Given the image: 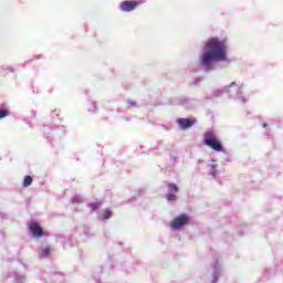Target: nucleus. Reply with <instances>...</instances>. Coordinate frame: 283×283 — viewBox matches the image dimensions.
<instances>
[{
	"mask_svg": "<svg viewBox=\"0 0 283 283\" xmlns=\"http://www.w3.org/2000/svg\"><path fill=\"white\" fill-rule=\"evenodd\" d=\"M127 104L132 105V106H136V102H134V101H128Z\"/></svg>",
	"mask_w": 283,
	"mask_h": 283,
	"instance_id": "obj_14",
	"label": "nucleus"
},
{
	"mask_svg": "<svg viewBox=\"0 0 283 283\" xmlns=\"http://www.w3.org/2000/svg\"><path fill=\"white\" fill-rule=\"evenodd\" d=\"M233 85H235V82H232V83L230 84V87H233Z\"/></svg>",
	"mask_w": 283,
	"mask_h": 283,
	"instance_id": "obj_15",
	"label": "nucleus"
},
{
	"mask_svg": "<svg viewBox=\"0 0 283 283\" xmlns=\"http://www.w3.org/2000/svg\"><path fill=\"white\" fill-rule=\"evenodd\" d=\"M102 218H103V220H109V218H112V210H109V209L103 210Z\"/></svg>",
	"mask_w": 283,
	"mask_h": 283,
	"instance_id": "obj_7",
	"label": "nucleus"
},
{
	"mask_svg": "<svg viewBox=\"0 0 283 283\" xmlns=\"http://www.w3.org/2000/svg\"><path fill=\"white\" fill-rule=\"evenodd\" d=\"M166 199L168 200V202H176L178 200V196L174 193H168L166 195Z\"/></svg>",
	"mask_w": 283,
	"mask_h": 283,
	"instance_id": "obj_10",
	"label": "nucleus"
},
{
	"mask_svg": "<svg viewBox=\"0 0 283 283\" xmlns=\"http://www.w3.org/2000/svg\"><path fill=\"white\" fill-rule=\"evenodd\" d=\"M51 252L52 250L50 248H45L41 251V255H43L44 258H48V255H50Z\"/></svg>",
	"mask_w": 283,
	"mask_h": 283,
	"instance_id": "obj_11",
	"label": "nucleus"
},
{
	"mask_svg": "<svg viewBox=\"0 0 283 283\" xmlns=\"http://www.w3.org/2000/svg\"><path fill=\"white\" fill-rule=\"evenodd\" d=\"M6 116H8V111H6V109H0V119H1V118H6Z\"/></svg>",
	"mask_w": 283,
	"mask_h": 283,
	"instance_id": "obj_13",
	"label": "nucleus"
},
{
	"mask_svg": "<svg viewBox=\"0 0 283 283\" xmlns=\"http://www.w3.org/2000/svg\"><path fill=\"white\" fill-rule=\"evenodd\" d=\"M263 127H266V124H263Z\"/></svg>",
	"mask_w": 283,
	"mask_h": 283,
	"instance_id": "obj_17",
	"label": "nucleus"
},
{
	"mask_svg": "<svg viewBox=\"0 0 283 283\" xmlns=\"http://www.w3.org/2000/svg\"><path fill=\"white\" fill-rule=\"evenodd\" d=\"M33 181L34 179H32L31 176H25L23 179V187H30V185H32Z\"/></svg>",
	"mask_w": 283,
	"mask_h": 283,
	"instance_id": "obj_8",
	"label": "nucleus"
},
{
	"mask_svg": "<svg viewBox=\"0 0 283 283\" xmlns=\"http://www.w3.org/2000/svg\"><path fill=\"white\" fill-rule=\"evenodd\" d=\"M177 123L181 127V129H189V127H193V125H196V119L178 118Z\"/></svg>",
	"mask_w": 283,
	"mask_h": 283,
	"instance_id": "obj_6",
	"label": "nucleus"
},
{
	"mask_svg": "<svg viewBox=\"0 0 283 283\" xmlns=\"http://www.w3.org/2000/svg\"><path fill=\"white\" fill-rule=\"evenodd\" d=\"M28 229L33 238H43L44 232L41 224L36 222H31L28 224Z\"/></svg>",
	"mask_w": 283,
	"mask_h": 283,
	"instance_id": "obj_5",
	"label": "nucleus"
},
{
	"mask_svg": "<svg viewBox=\"0 0 283 283\" xmlns=\"http://www.w3.org/2000/svg\"><path fill=\"white\" fill-rule=\"evenodd\" d=\"M167 187L170 192L178 193V186L176 184H168Z\"/></svg>",
	"mask_w": 283,
	"mask_h": 283,
	"instance_id": "obj_9",
	"label": "nucleus"
},
{
	"mask_svg": "<svg viewBox=\"0 0 283 283\" xmlns=\"http://www.w3.org/2000/svg\"><path fill=\"white\" fill-rule=\"evenodd\" d=\"M203 143H205V145H207L214 151H223L224 150L222 143L219 140V138L213 133H206Z\"/></svg>",
	"mask_w": 283,
	"mask_h": 283,
	"instance_id": "obj_2",
	"label": "nucleus"
},
{
	"mask_svg": "<svg viewBox=\"0 0 283 283\" xmlns=\"http://www.w3.org/2000/svg\"><path fill=\"white\" fill-rule=\"evenodd\" d=\"M138 6H140V1L138 0H125L119 4V9L122 12H133Z\"/></svg>",
	"mask_w": 283,
	"mask_h": 283,
	"instance_id": "obj_4",
	"label": "nucleus"
},
{
	"mask_svg": "<svg viewBox=\"0 0 283 283\" xmlns=\"http://www.w3.org/2000/svg\"><path fill=\"white\" fill-rule=\"evenodd\" d=\"M227 61V42L218 38H211L205 46L200 56L201 65L211 66L212 63H222Z\"/></svg>",
	"mask_w": 283,
	"mask_h": 283,
	"instance_id": "obj_1",
	"label": "nucleus"
},
{
	"mask_svg": "<svg viewBox=\"0 0 283 283\" xmlns=\"http://www.w3.org/2000/svg\"><path fill=\"white\" fill-rule=\"evenodd\" d=\"M187 224H189L188 214H180L170 222L172 229H182V227H187Z\"/></svg>",
	"mask_w": 283,
	"mask_h": 283,
	"instance_id": "obj_3",
	"label": "nucleus"
},
{
	"mask_svg": "<svg viewBox=\"0 0 283 283\" xmlns=\"http://www.w3.org/2000/svg\"><path fill=\"white\" fill-rule=\"evenodd\" d=\"M216 167H218V165H213V166H212V169H216Z\"/></svg>",
	"mask_w": 283,
	"mask_h": 283,
	"instance_id": "obj_16",
	"label": "nucleus"
},
{
	"mask_svg": "<svg viewBox=\"0 0 283 283\" xmlns=\"http://www.w3.org/2000/svg\"><path fill=\"white\" fill-rule=\"evenodd\" d=\"M91 207H92V211H96L101 208V202H93Z\"/></svg>",
	"mask_w": 283,
	"mask_h": 283,
	"instance_id": "obj_12",
	"label": "nucleus"
}]
</instances>
